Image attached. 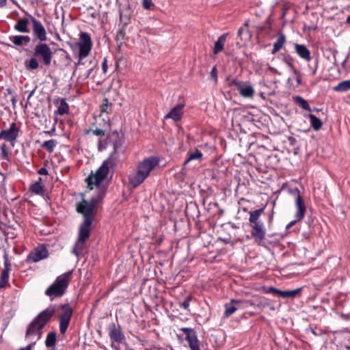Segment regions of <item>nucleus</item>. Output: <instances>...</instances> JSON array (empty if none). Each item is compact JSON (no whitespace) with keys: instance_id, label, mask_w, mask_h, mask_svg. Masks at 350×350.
<instances>
[{"instance_id":"nucleus-1","label":"nucleus","mask_w":350,"mask_h":350,"mask_svg":"<svg viewBox=\"0 0 350 350\" xmlns=\"http://www.w3.org/2000/svg\"><path fill=\"white\" fill-rule=\"evenodd\" d=\"M159 160L156 157H150L140 161L136 170L131 172L129 176V183L133 188L139 186L150 175V172L159 165Z\"/></svg>"},{"instance_id":"nucleus-2","label":"nucleus","mask_w":350,"mask_h":350,"mask_svg":"<svg viewBox=\"0 0 350 350\" xmlns=\"http://www.w3.org/2000/svg\"><path fill=\"white\" fill-rule=\"evenodd\" d=\"M53 52L50 46L44 42H39L33 49V57L26 60L25 65L28 70H36L39 68V62L46 66L51 64Z\"/></svg>"},{"instance_id":"nucleus-3","label":"nucleus","mask_w":350,"mask_h":350,"mask_svg":"<svg viewBox=\"0 0 350 350\" xmlns=\"http://www.w3.org/2000/svg\"><path fill=\"white\" fill-rule=\"evenodd\" d=\"M55 312V306H50L40 312L29 324L26 330L25 338H27L34 336H37L38 340L40 339L43 333L42 329L50 322Z\"/></svg>"},{"instance_id":"nucleus-4","label":"nucleus","mask_w":350,"mask_h":350,"mask_svg":"<svg viewBox=\"0 0 350 350\" xmlns=\"http://www.w3.org/2000/svg\"><path fill=\"white\" fill-rule=\"evenodd\" d=\"M105 196L104 191H99L96 196L92 197L90 201L83 199L77 205V211L83 216V220L88 219L93 221L96 215V208Z\"/></svg>"},{"instance_id":"nucleus-5","label":"nucleus","mask_w":350,"mask_h":350,"mask_svg":"<svg viewBox=\"0 0 350 350\" xmlns=\"http://www.w3.org/2000/svg\"><path fill=\"white\" fill-rule=\"evenodd\" d=\"M77 45L79 47V60L75 64L72 75H75L77 70H81V66H85L87 63V61H84V59L89 55L92 48L90 35L87 32H81Z\"/></svg>"},{"instance_id":"nucleus-6","label":"nucleus","mask_w":350,"mask_h":350,"mask_svg":"<svg viewBox=\"0 0 350 350\" xmlns=\"http://www.w3.org/2000/svg\"><path fill=\"white\" fill-rule=\"evenodd\" d=\"M72 272V271H68L59 275L55 282L45 291V295L49 296L51 300L55 297H62L65 293Z\"/></svg>"},{"instance_id":"nucleus-7","label":"nucleus","mask_w":350,"mask_h":350,"mask_svg":"<svg viewBox=\"0 0 350 350\" xmlns=\"http://www.w3.org/2000/svg\"><path fill=\"white\" fill-rule=\"evenodd\" d=\"M92 224V221H90L87 219L86 220H83V223L80 225L79 237L72 251L77 256H79V254L82 253L84 249L85 242L90 237Z\"/></svg>"},{"instance_id":"nucleus-8","label":"nucleus","mask_w":350,"mask_h":350,"mask_svg":"<svg viewBox=\"0 0 350 350\" xmlns=\"http://www.w3.org/2000/svg\"><path fill=\"white\" fill-rule=\"evenodd\" d=\"M108 167H106L103 163L100 167L96 171L94 174H91L87 178L88 187L92 189L93 185L98 186L100 183L107 178L109 174Z\"/></svg>"},{"instance_id":"nucleus-9","label":"nucleus","mask_w":350,"mask_h":350,"mask_svg":"<svg viewBox=\"0 0 350 350\" xmlns=\"http://www.w3.org/2000/svg\"><path fill=\"white\" fill-rule=\"evenodd\" d=\"M59 308L62 312L59 315V331L62 334L66 332L69 326L73 310L69 304H62Z\"/></svg>"},{"instance_id":"nucleus-10","label":"nucleus","mask_w":350,"mask_h":350,"mask_svg":"<svg viewBox=\"0 0 350 350\" xmlns=\"http://www.w3.org/2000/svg\"><path fill=\"white\" fill-rule=\"evenodd\" d=\"M32 24V32L35 40L39 42H45L47 40L46 31L42 23L33 16L28 14Z\"/></svg>"},{"instance_id":"nucleus-11","label":"nucleus","mask_w":350,"mask_h":350,"mask_svg":"<svg viewBox=\"0 0 350 350\" xmlns=\"http://www.w3.org/2000/svg\"><path fill=\"white\" fill-rule=\"evenodd\" d=\"M185 335V340L188 342L191 350H200V342L197 337L196 331L190 327H183L180 329Z\"/></svg>"},{"instance_id":"nucleus-12","label":"nucleus","mask_w":350,"mask_h":350,"mask_svg":"<svg viewBox=\"0 0 350 350\" xmlns=\"http://www.w3.org/2000/svg\"><path fill=\"white\" fill-rule=\"evenodd\" d=\"M49 256V252L44 246L34 248L27 257V262L33 263L45 259Z\"/></svg>"},{"instance_id":"nucleus-13","label":"nucleus","mask_w":350,"mask_h":350,"mask_svg":"<svg viewBox=\"0 0 350 350\" xmlns=\"http://www.w3.org/2000/svg\"><path fill=\"white\" fill-rule=\"evenodd\" d=\"M87 63L85 66H81V70H79V78L85 80L90 77L92 72L97 68L98 64L94 60H86Z\"/></svg>"},{"instance_id":"nucleus-14","label":"nucleus","mask_w":350,"mask_h":350,"mask_svg":"<svg viewBox=\"0 0 350 350\" xmlns=\"http://www.w3.org/2000/svg\"><path fill=\"white\" fill-rule=\"evenodd\" d=\"M18 135V129L16 124L12 122L10 128L7 130H2L0 133V139L13 142L16 140Z\"/></svg>"},{"instance_id":"nucleus-15","label":"nucleus","mask_w":350,"mask_h":350,"mask_svg":"<svg viewBox=\"0 0 350 350\" xmlns=\"http://www.w3.org/2000/svg\"><path fill=\"white\" fill-rule=\"evenodd\" d=\"M185 103H179L173 107L164 117L165 119H172L175 122L180 121L183 115Z\"/></svg>"},{"instance_id":"nucleus-16","label":"nucleus","mask_w":350,"mask_h":350,"mask_svg":"<svg viewBox=\"0 0 350 350\" xmlns=\"http://www.w3.org/2000/svg\"><path fill=\"white\" fill-rule=\"evenodd\" d=\"M232 84L239 90V94L244 98H252L254 94V90L252 85L243 86L242 82L237 80H232Z\"/></svg>"},{"instance_id":"nucleus-17","label":"nucleus","mask_w":350,"mask_h":350,"mask_svg":"<svg viewBox=\"0 0 350 350\" xmlns=\"http://www.w3.org/2000/svg\"><path fill=\"white\" fill-rule=\"evenodd\" d=\"M243 300L231 299L230 303L225 304V312L224 315L226 317H228L234 314L241 306L245 303Z\"/></svg>"},{"instance_id":"nucleus-18","label":"nucleus","mask_w":350,"mask_h":350,"mask_svg":"<svg viewBox=\"0 0 350 350\" xmlns=\"http://www.w3.org/2000/svg\"><path fill=\"white\" fill-rule=\"evenodd\" d=\"M295 204L297 208L295 217L297 220L300 221L304 218L306 211L303 198L301 196H297V199L295 200Z\"/></svg>"},{"instance_id":"nucleus-19","label":"nucleus","mask_w":350,"mask_h":350,"mask_svg":"<svg viewBox=\"0 0 350 350\" xmlns=\"http://www.w3.org/2000/svg\"><path fill=\"white\" fill-rule=\"evenodd\" d=\"M109 335L111 340L118 343L121 342L124 338V336L122 334L120 327L119 325L116 327L114 323L110 324L109 325Z\"/></svg>"},{"instance_id":"nucleus-20","label":"nucleus","mask_w":350,"mask_h":350,"mask_svg":"<svg viewBox=\"0 0 350 350\" xmlns=\"http://www.w3.org/2000/svg\"><path fill=\"white\" fill-rule=\"evenodd\" d=\"M295 50L299 57L306 62L311 60V53L306 45L301 44H295Z\"/></svg>"},{"instance_id":"nucleus-21","label":"nucleus","mask_w":350,"mask_h":350,"mask_svg":"<svg viewBox=\"0 0 350 350\" xmlns=\"http://www.w3.org/2000/svg\"><path fill=\"white\" fill-rule=\"evenodd\" d=\"M29 21H31L29 17L19 18L14 26V30L20 33H29V29L28 27V25Z\"/></svg>"},{"instance_id":"nucleus-22","label":"nucleus","mask_w":350,"mask_h":350,"mask_svg":"<svg viewBox=\"0 0 350 350\" xmlns=\"http://www.w3.org/2000/svg\"><path fill=\"white\" fill-rule=\"evenodd\" d=\"M265 234L266 230L252 228L251 235L258 245L265 246Z\"/></svg>"},{"instance_id":"nucleus-23","label":"nucleus","mask_w":350,"mask_h":350,"mask_svg":"<svg viewBox=\"0 0 350 350\" xmlns=\"http://www.w3.org/2000/svg\"><path fill=\"white\" fill-rule=\"evenodd\" d=\"M10 40L16 46H23L30 42L31 38L29 36L16 35L10 36Z\"/></svg>"},{"instance_id":"nucleus-24","label":"nucleus","mask_w":350,"mask_h":350,"mask_svg":"<svg viewBox=\"0 0 350 350\" xmlns=\"http://www.w3.org/2000/svg\"><path fill=\"white\" fill-rule=\"evenodd\" d=\"M228 35V33H224L218 38L217 40L215 42L213 49L214 54H218L219 52L223 51Z\"/></svg>"},{"instance_id":"nucleus-25","label":"nucleus","mask_w":350,"mask_h":350,"mask_svg":"<svg viewBox=\"0 0 350 350\" xmlns=\"http://www.w3.org/2000/svg\"><path fill=\"white\" fill-rule=\"evenodd\" d=\"M118 161L119 159L117 156V153L111 152L109 157L103 161V164L108 167V170H109L110 168L116 167Z\"/></svg>"},{"instance_id":"nucleus-26","label":"nucleus","mask_w":350,"mask_h":350,"mask_svg":"<svg viewBox=\"0 0 350 350\" xmlns=\"http://www.w3.org/2000/svg\"><path fill=\"white\" fill-rule=\"evenodd\" d=\"M247 23H245L243 27H241L237 32V36L241 40H250L252 38V35L248 30Z\"/></svg>"},{"instance_id":"nucleus-27","label":"nucleus","mask_w":350,"mask_h":350,"mask_svg":"<svg viewBox=\"0 0 350 350\" xmlns=\"http://www.w3.org/2000/svg\"><path fill=\"white\" fill-rule=\"evenodd\" d=\"M286 41V37L284 33H281L279 34L277 40L273 44V47L271 51V54L274 55L278 52L283 46Z\"/></svg>"},{"instance_id":"nucleus-28","label":"nucleus","mask_w":350,"mask_h":350,"mask_svg":"<svg viewBox=\"0 0 350 350\" xmlns=\"http://www.w3.org/2000/svg\"><path fill=\"white\" fill-rule=\"evenodd\" d=\"M187 159L185 160L184 165H187L191 161L196 160L198 162H200L202 159L203 154L202 152L198 149H196L194 152H188Z\"/></svg>"},{"instance_id":"nucleus-29","label":"nucleus","mask_w":350,"mask_h":350,"mask_svg":"<svg viewBox=\"0 0 350 350\" xmlns=\"http://www.w3.org/2000/svg\"><path fill=\"white\" fill-rule=\"evenodd\" d=\"M308 118L310 121L311 126L314 131H319L322 127L323 123L321 120L318 118L314 114L310 113L308 115Z\"/></svg>"},{"instance_id":"nucleus-30","label":"nucleus","mask_w":350,"mask_h":350,"mask_svg":"<svg viewBox=\"0 0 350 350\" xmlns=\"http://www.w3.org/2000/svg\"><path fill=\"white\" fill-rule=\"evenodd\" d=\"M68 111H69L68 104L66 102L65 99H64V98L61 99L59 105L57 107V109L55 111V113L62 116V115L68 113Z\"/></svg>"},{"instance_id":"nucleus-31","label":"nucleus","mask_w":350,"mask_h":350,"mask_svg":"<svg viewBox=\"0 0 350 350\" xmlns=\"http://www.w3.org/2000/svg\"><path fill=\"white\" fill-rule=\"evenodd\" d=\"M57 341V334L54 332H49L45 340V345L48 348L54 347Z\"/></svg>"},{"instance_id":"nucleus-32","label":"nucleus","mask_w":350,"mask_h":350,"mask_svg":"<svg viewBox=\"0 0 350 350\" xmlns=\"http://www.w3.org/2000/svg\"><path fill=\"white\" fill-rule=\"evenodd\" d=\"M336 92H343L350 90V80L343 81L333 88Z\"/></svg>"},{"instance_id":"nucleus-33","label":"nucleus","mask_w":350,"mask_h":350,"mask_svg":"<svg viewBox=\"0 0 350 350\" xmlns=\"http://www.w3.org/2000/svg\"><path fill=\"white\" fill-rule=\"evenodd\" d=\"M264 208H259L257 210H255L254 211L250 212V217H249V221L250 224L256 223L257 221H259L258 219L260 216V215L263 213Z\"/></svg>"},{"instance_id":"nucleus-34","label":"nucleus","mask_w":350,"mask_h":350,"mask_svg":"<svg viewBox=\"0 0 350 350\" xmlns=\"http://www.w3.org/2000/svg\"><path fill=\"white\" fill-rule=\"evenodd\" d=\"M295 101L303 109L307 110L308 111H312L308 102L305 99H304L302 97H301L299 96H297L295 98Z\"/></svg>"},{"instance_id":"nucleus-35","label":"nucleus","mask_w":350,"mask_h":350,"mask_svg":"<svg viewBox=\"0 0 350 350\" xmlns=\"http://www.w3.org/2000/svg\"><path fill=\"white\" fill-rule=\"evenodd\" d=\"M57 142L55 139H50L48 141H45L42 145L41 147L46 149L48 152H52L54 150L55 147L56 146Z\"/></svg>"},{"instance_id":"nucleus-36","label":"nucleus","mask_w":350,"mask_h":350,"mask_svg":"<svg viewBox=\"0 0 350 350\" xmlns=\"http://www.w3.org/2000/svg\"><path fill=\"white\" fill-rule=\"evenodd\" d=\"M10 265L8 263L7 260L4 262V268L1 271V279H3L4 280H9V272H10Z\"/></svg>"},{"instance_id":"nucleus-37","label":"nucleus","mask_w":350,"mask_h":350,"mask_svg":"<svg viewBox=\"0 0 350 350\" xmlns=\"http://www.w3.org/2000/svg\"><path fill=\"white\" fill-rule=\"evenodd\" d=\"M126 23L124 25V26L117 32L116 40L117 42H119L120 44H122L123 41L125 39L126 31H125V26Z\"/></svg>"},{"instance_id":"nucleus-38","label":"nucleus","mask_w":350,"mask_h":350,"mask_svg":"<svg viewBox=\"0 0 350 350\" xmlns=\"http://www.w3.org/2000/svg\"><path fill=\"white\" fill-rule=\"evenodd\" d=\"M113 151L112 152L117 153L118 150L122 147L123 144L122 139L120 138L118 135H116V139L113 140Z\"/></svg>"},{"instance_id":"nucleus-39","label":"nucleus","mask_w":350,"mask_h":350,"mask_svg":"<svg viewBox=\"0 0 350 350\" xmlns=\"http://www.w3.org/2000/svg\"><path fill=\"white\" fill-rule=\"evenodd\" d=\"M30 191L36 194H40L43 191V187L39 183H34L31 185Z\"/></svg>"},{"instance_id":"nucleus-40","label":"nucleus","mask_w":350,"mask_h":350,"mask_svg":"<svg viewBox=\"0 0 350 350\" xmlns=\"http://www.w3.org/2000/svg\"><path fill=\"white\" fill-rule=\"evenodd\" d=\"M269 292L272 293L276 296L286 298V291H281L273 286L269 287Z\"/></svg>"},{"instance_id":"nucleus-41","label":"nucleus","mask_w":350,"mask_h":350,"mask_svg":"<svg viewBox=\"0 0 350 350\" xmlns=\"http://www.w3.org/2000/svg\"><path fill=\"white\" fill-rule=\"evenodd\" d=\"M284 62L287 64V66L293 71L295 75H298V70L295 68L293 62L292 58L289 56L285 57L284 58Z\"/></svg>"},{"instance_id":"nucleus-42","label":"nucleus","mask_w":350,"mask_h":350,"mask_svg":"<svg viewBox=\"0 0 350 350\" xmlns=\"http://www.w3.org/2000/svg\"><path fill=\"white\" fill-rule=\"evenodd\" d=\"M192 299L193 297L191 295L187 296L182 303H180V306L183 308L185 310H189L190 302Z\"/></svg>"},{"instance_id":"nucleus-43","label":"nucleus","mask_w":350,"mask_h":350,"mask_svg":"<svg viewBox=\"0 0 350 350\" xmlns=\"http://www.w3.org/2000/svg\"><path fill=\"white\" fill-rule=\"evenodd\" d=\"M301 291V288H298L294 290L286 291V298H294Z\"/></svg>"},{"instance_id":"nucleus-44","label":"nucleus","mask_w":350,"mask_h":350,"mask_svg":"<svg viewBox=\"0 0 350 350\" xmlns=\"http://www.w3.org/2000/svg\"><path fill=\"white\" fill-rule=\"evenodd\" d=\"M90 133H92L94 135L100 136V137L104 136L105 134V132L104 130L98 129V128H96V129H94V130L90 129L86 131L87 134H89Z\"/></svg>"},{"instance_id":"nucleus-45","label":"nucleus","mask_w":350,"mask_h":350,"mask_svg":"<svg viewBox=\"0 0 350 350\" xmlns=\"http://www.w3.org/2000/svg\"><path fill=\"white\" fill-rule=\"evenodd\" d=\"M142 4L145 10H151L154 6L152 0H142Z\"/></svg>"},{"instance_id":"nucleus-46","label":"nucleus","mask_w":350,"mask_h":350,"mask_svg":"<svg viewBox=\"0 0 350 350\" xmlns=\"http://www.w3.org/2000/svg\"><path fill=\"white\" fill-rule=\"evenodd\" d=\"M288 192L289 194H291V196L295 197V200L297 199V196H300L299 190L297 187L289 188L288 189Z\"/></svg>"},{"instance_id":"nucleus-47","label":"nucleus","mask_w":350,"mask_h":350,"mask_svg":"<svg viewBox=\"0 0 350 350\" xmlns=\"http://www.w3.org/2000/svg\"><path fill=\"white\" fill-rule=\"evenodd\" d=\"M252 228L260 229V230H266L265 228L264 223L262 221H257L256 223L251 224Z\"/></svg>"},{"instance_id":"nucleus-48","label":"nucleus","mask_w":350,"mask_h":350,"mask_svg":"<svg viewBox=\"0 0 350 350\" xmlns=\"http://www.w3.org/2000/svg\"><path fill=\"white\" fill-rule=\"evenodd\" d=\"M1 157H2V159H7L8 153V151L6 150L5 144H3L1 146Z\"/></svg>"},{"instance_id":"nucleus-49","label":"nucleus","mask_w":350,"mask_h":350,"mask_svg":"<svg viewBox=\"0 0 350 350\" xmlns=\"http://www.w3.org/2000/svg\"><path fill=\"white\" fill-rule=\"evenodd\" d=\"M102 70L103 72L106 74L108 70V65H107V58L105 57H104L103 62H102Z\"/></svg>"},{"instance_id":"nucleus-50","label":"nucleus","mask_w":350,"mask_h":350,"mask_svg":"<svg viewBox=\"0 0 350 350\" xmlns=\"http://www.w3.org/2000/svg\"><path fill=\"white\" fill-rule=\"evenodd\" d=\"M211 77L214 79L215 81H217V69L216 66H213L211 72Z\"/></svg>"},{"instance_id":"nucleus-51","label":"nucleus","mask_w":350,"mask_h":350,"mask_svg":"<svg viewBox=\"0 0 350 350\" xmlns=\"http://www.w3.org/2000/svg\"><path fill=\"white\" fill-rule=\"evenodd\" d=\"M38 173L40 175H47L48 170L46 167H43L38 170Z\"/></svg>"},{"instance_id":"nucleus-52","label":"nucleus","mask_w":350,"mask_h":350,"mask_svg":"<svg viewBox=\"0 0 350 350\" xmlns=\"http://www.w3.org/2000/svg\"><path fill=\"white\" fill-rule=\"evenodd\" d=\"M288 141L290 145H291V146H295L297 143L296 139L291 136L288 137Z\"/></svg>"},{"instance_id":"nucleus-53","label":"nucleus","mask_w":350,"mask_h":350,"mask_svg":"<svg viewBox=\"0 0 350 350\" xmlns=\"http://www.w3.org/2000/svg\"><path fill=\"white\" fill-rule=\"evenodd\" d=\"M318 68V64L316 63L314 67L310 66V70H311V73L312 75H314L317 72V70Z\"/></svg>"},{"instance_id":"nucleus-54","label":"nucleus","mask_w":350,"mask_h":350,"mask_svg":"<svg viewBox=\"0 0 350 350\" xmlns=\"http://www.w3.org/2000/svg\"><path fill=\"white\" fill-rule=\"evenodd\" d=\"M36 341L31 342L30 344H29L26 347H24L23 349L25 350H31L32 347L36 345Z\"/></svg>"},{"instance_id":"nucleus-55","label":"nucleus","mask_w":350,"mask_h":350,"mask_svg":"<svg viewBox=\"0 0 350 350\" xmlns=\"http://www.w3.org/2000/svg\"><path fill=\"white\" fill-rule=\"evenodd\" d=\"M8 283V280H4L0 278V288L5 287Z\"/></svg>"},{"instance_id":"nucleus-56","label":"nucleus","mask_w":350,"mask_h":350,"mask_svg":"<svg viewBox=\"0 0 350 350\" xmlns=\"http://www.w3.org/2000/svg\"><path fill=\"white\" fill-rule=\"evenodd\" d=\"M298 221V220H297V219L294 221H291L290 223H288L286 227V228L287 230L290 229L293 226H294L296 222Z\"/></svg>"},{"instance_id":"nucleus-57","label":"nucleus","mask_w":350,"mask_h":350,"mask_svg":"<svg viewBox=\"0 0 350 350\" xmlns=\"http://www.w3.org/2000/svg\"><path fill=\"white\" fill-rule=\"evenodd\" d=\"M296 75V81L298 85H300L301 83V79L299 72L298 71V75Z\"/></svg>"},{"instance_id":"nucleus-58","label":"nucleus","mask_w":350,"mask_h":350,"mask_svg":"<svg viewBox=\"0 0 350 350\" xmlns=\"http://www.w3.org/2000/svg\"><path fill=\"white\" fill-rule=\"evenodd\" d=\"M8 0H0V8H4L7 5Z\"/></svg>"},{"instance_id":"nucleus-59","label":"nucleus","mask_w":350,"mask_h":350,"mask_svg":"<svg viewBox=\"0 0 350 350\" xmlns=\"http://www.w3.org/2000/svg\"><path fill=\"white\" fill-rule=\"evenodd\" d=\"M108 105L107 104L106 105H102V107H101V111L102 112H106L107 111V108Z\"/></svg>"},{"instance_id":"nucleus-60","label":"nucleus","mask_w":350,"mask_h":350,"mask_svg":"<svg viewBox=\"0 0 350 350\" xmlns=\"http://www.w3.org/2000/svg\"><path fill=\"white\" fill-rule=\"evenodd\" d=\"M54 131H55V129H53L52 131H44V133L48 135H52Z\"/></svg>"},{"instance_id":"nucleus-61","label":"nucleus","mask_w":350,"mask_h":350,"mask_svg":"<svg viewBox=\"0 0 350 350\" xmlns=\"http://www.w3.org/2000/svg\"><path fill=\"white\" fill-rule=\"evenodd\" d=\"M269 70L272 72H274V73H277L278 71L275 68H272V67H269Z\"/></svg>"},{"instance_id":"nucleus-62","label":"nucleus","mask_w":350,"mask_h":350,"mask_svg":"<svg viewBox=\"0 0 350 350\" xmlns=\"http://www.w3.org/2000/svg\"><path fill=\"white\" fill-rule=\"evenodd\" d=\"M311 333H312L314 336H318V335H319V334H317V333L316 332V331H315L314 329H311Z\"/></svg>"},{"instance_id":"nucleus-63","label":"nucleus","mask_w":350,"mask_h":350,"mask_svg":"<svg viewBox=\"0 0 350 350\" xmlns=\"http://www.w3.org/2000/svg\"><path fill=\"white\" fill-rule=\"evenodd\" d=\"M42 180V178H41V177H39V178H38V180L36 183H40V184H41Z\"/></svg>"},{"instance_id":"nucleus-64","label":"nucleus","mask_w":350,"mask_h":350,"mask_svg":"<svg viewBox=\"0 0 350 350\" xmlns=\"http://www.w3.org/2000/svg\"><path fill=\"white\" fill-rule=\"evenodd\" d=\"M347 23L350 25V16H349L347 18Z\"/></svg>"}]
</instances>
